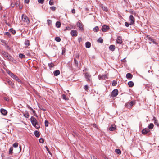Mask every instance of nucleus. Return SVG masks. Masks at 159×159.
<instances>
[{
  "label": "nucleus",
  "instance_id": "393cba45",
  "mask_svg": "<svg viewBox=\"0 0 159 159\" xmlns=\"http://www.w3.org/2000/svg\"><path fill=\"white\" fill-rule=\"evenodd\" d=\"M34 134L35 136L37 138L39 137L40 136L39 132L38 131H35L34 132Z\"/></svg>",
  "mask_w": 159,
  "mask_h": 159
},
{
  "label": "nucleus",
  "instance_id": "49530a36",
  "mask_svg": "<svg viewBox=\"0 0 159 159\" xmlns=\"http://www.w3.org/2000/svg\"><path fill=\"white\" fill-rule=\"evenodd\" d=\"M54 2L53 0H50L49 2V4L50 5H54Z\"/></svg>",
  "mask_w": 159,
  "mask_h": 159
},
{
  "label": "nucleus",
  "instance_id": "c03bdc74",
  "mask_svg": "<svg viewBox=\"0 0 159 159\" xmlns=\"http://www.w3.org/2000/svg\"><path fill=\"white\" fill-rule=\"evenodd\" d=\"M102 8L103 10L105 11H108L107 8L105 6H102Z\"/></svg>",
  "mask_w": 159,
  "mask_h": 159
},
{
  "label": "nucleus",
  "instance_id": "4d7b16f0",
  "mask_svg": "<svg viewBox=\"0 0 159 159\" xmlns=\"http://www.w3.org/2000/svg\"><path fill=\"white\" fill-rule=\"evenodd\" d=\"M71 29V28L70 27H66V29H65L64 30L66 31V30H70Z\"/></svg>",
  "mask_w": 159,
  "mask_h": 159
},
{
  "label": "nucleus",
  "instance_id": "13d9d810",
  "mask_svg": "<svg viewBox=\"0 0 159 159\" xmlns=\"http://www.w3.org/2000/svg\"><path fill=\"white\" fill-rule=\"evenodd\" d=\"M20 5V3L18 1H16L15 3V5H16V7Z\"/></svg>",
  "mask_w": 159,
  "mask_h": 159
},
{
  "label": "nucleus",
  "instance_id": "4c0bfd02",
  "mask_svg": "<svg viewBox=\"0 0 159 159\" xmlns=\"http://www.w3.org/2000/svg\"><path fill=\"white\" fill-rule=\"evenodd\" d=\"M74 61L75 62V66L77 67L78 65V61L76 60L75 58L74 59Z\"/></svg>",
  "mask_w": 159,
  "mask_h": 159
},
{
  "label": "nucleus",
  "instance_id": "338daca9",
  "mask_svg": "<svg viewBox=\"0 0 159 159\" xmlns=\"http://www.w3.org/2000/svg\"><path fill=\"white\" fill-rule=\"evenodd\" d=\"M91 159H97V158L94 156H93L92 157H91Z\"/></svg>",
  "mask_w": 159,
  "mask_h": 159
},
{
  "label": "nucleus",
  "instance_id": "f3484780",
  "mask_svg": "<svg viewBox=\"0 0 159 159\" xmlns=\"http://www.w3.org/2000/svg\"><path fill=\"white\" fill-rule=\"evenodd\" d=\"M132 75L130 73H128L126 75V77L128 79H131L133 78Z\"/></svg>",
  "mask_w": 159,
  "mask_h": 159
},
{
  "label": "nucleus",
  "instance_id": "f704fd0d",
  "mask_svg": "<svg viewBox=\"0 0 159 159\" xmlns=\"http://www.w3.org/2000/svg\"><path fill=\"white\" fill-rule=\"evenodd\" d=\"M97 42H98L102 43H103V40L101 37H100L98 38V39L97 40Z\"/></svg>",
  "mask_w": 159,
  "mask_h": 159
},
{
  "label": "nucleus",
  "instance_id": "1a4fd4ad",
  "mask_svg": "<svg viewBox=\"0 0 159 159\" xmlns=\"http://www.w3.org/2000/svg\"><path fill=\"white\" fill-rule=\"evenodd\" d=\"M116 129V126L115 125H111V126L108 127V129L110 131H114Z\"/></svg>",
  "mask_w": 159,
  "mask_h": 159
},
{
  "label": "nucleus",
  "instance_id": "ea45409f",
  "mask_svg": "<svg viewBox=\"0 0 159 159\" xmlns=\"http://www.w3.org/2000/svg\"><path fill=\"white\" fill-rule=\"evenodd\" d=\"M19 57L21 58H25V56L24 55L22 54H21V53H20L19 54Z\"/></svg>",
  "mask_w": 159,
  "mask_h": 159
},
{
  "label": "nucleus",
  "instance_id": "58836bf2",
  "mask_svg": "<svg viewBox=\"0 0 159 159\" xmlns=\"http://www.w3.org/2000/svg\"><path fill=\"white\" fill-rule=\"evenodd\" d=\"M9 31L11 32H12L13 34H15L16 33V31L15 30H14L12 28H11L9 29Z\"/></svg>",
  "mask_w": 159,
  "mask_h": 159
},
{
  "label": "nucleus",
  "instance_id": "680f3d73",
  "mask_svg": "<svg viewBox=\"0 0 159 159\" xmlns=\"http://www.w3.org/2000/svg\"><path fill=\"white\" fill-rule=\"evenodd\" d=\"M4 99L5 100L7 101H9V99L8 98L4 97Z\"/></svg>",
  "mask_w": 159,
  "mask_h": 159
},
{
  "label": "nucleus",
  "instance_id": "6e6d98bb",
  "mask_svg": "<svg viewBox=\"0 0 159 159\" xmlns=\"http://www.w3.org/2000/svg\"><path fill=\"white\" fill-rule=\"evenodd\" d=\"M38 2L39 3L43 4L44 3V0H38Z\"/></svg>",
  "mask_w": 159,
  "mask_h": 159
},
{
  "label": "nucleus",
  "instance_id": "72a5a7b5",
  "mask_svg": "<svg viewBox=\"0 0 159 159\" xmlns=\"http://www.w3.org/2000/svg\"><path fill=\"white\" fill-rule=\"evenodd\" d=\"M116 152L118 154H120L121 153V151L119 149H117L115 150Z\"/></svg>",
  "mask_w": 159,
  "mask_h": 159
},
{
  "label": "nucleus",
  "instance_id": "2eb2a0df",
  "mask_svg": "<svg viewBox=\"0 0 159 159\" xmlns=\"http://www.w3.org/2000/svg\"><path fill=\"white\" fill-rule=\"evenodd\" d=\"M0 111L2 114L4 115H6L7 113V112L6 110L3 108H1V109Z\"/></svg>",
  "mask_w": 159,
  "mask_h": 159
},
{
  "label": "nucleus",
  "instance_id": "ddd939ff",
  "mask_svg": "<svg viewBox=\"0 0 159 159\" xmlns=\"http://www.w3.org/2000/svg\"><path fill=\"white\" fill-rule=\"evenodd\" d=\"M150 132L149 130L148 129L145 128L143 129L142 131V134H145L147 133H148Z\"/></svg>",
  "mask_w": 159,
  "mask_h": 159
},
{
  "label": "nucleus",
  "instance_id": "c756f323",
  "mask_svg": "<svg viewBox=\"0 0 159 159\" xmlns=\"http://www.w3.org/2000/svg\"><path fill=\"white\" fill-rule=\"evenodd\" d=\"M13 148L12 147H11L9 149V154L10 155H12L13 153Z\"/></svg>",
  "mask_w": 159,
  "mask_h": 159
},
{
  "label": "nucleus",
  "instance_id": "7c9ffc66",
  "mask_svg": "<svg viewBox=\"0 0 159 159\" xmlns=\"http://www.w3.org/2000/svg\"><path fill=\"white\" fill-rule=\"evenodd\" d=\"M62 98L65 100H68L69 99V98H67L65 94H63L62 95Z\"/></svg>",
  "mask_w": 159,
  "mask_h": 159
},
{
  "label": "nucleus",
  "instance_id": "864d4df0",
  "mask_svg": "<svg viewBox=\"0 0 159 159\" xmlns=\"http://www.w3.org/2000/svg\"><path fill=\"white\" fill-rule=\"evenodd\" d=\"M18 143H15L13 144V147L15 148L17 147Z\"/></svg>",
  "mask_w": 159,
  "mask_h": 159
},
{
  "label": "nucleus",
  "instance_id": "052dcab7",
  "mask_svg": "<svg viewBox=\"0 0 159 159\" xmlns=\"http://www.w3.org/2000/svg\"><path fill=\"white\" fill-rule=\"evenodd\" d=\"M65 52V49H62V54H64Z\"/></svg>",
  "mask_w": 159,
  "mask_h": 159
},
{
  "label": "nucleus",
  "instance_id": "bf43d9fd",
  "mask_svg": "<svg viewBox=\"0 0 159 159\" xmlns=\"http://www.w3.org/2000/svg\"><path fill=\"white\" fill-rule=\"evenodd\" d=\"M88 86L87 85H85L84 86V89L85 90H87L88 89Z\"/></svg>",
  "mask_w": 159,
  "mask_h": 159
},
{
  "label": "nucleus",
  "instance_id": "de8ad7c7",
  "mask_svg": "<svg viewBox=\"0 0 159 159\" xmlns=\"http://www.w3.org/2000/svg\"><path fill=\"white\" fill-rule=\"evenodd\" d=\"M45 125L46 127H48V126L49 122L47 120H45L44 122Z\"/></svg>",
  "mask_w": 159,
  "mask_h": 159
},
{
  "label": "nucleus",
  "instance_id": "6ab92c4d",
  "mask_svg": "<svg viewBox=\"0 0 159 159\" xmlns=\"http://www.w3.org/2000/svg\"><path fill=\"white\" fill-rule=\"evenodd\" d=\"M13 78L15 80L17 81L19 83L21 82V80L16 75H14V76L13 77Z\"/></svg>",
  "mask_w": 159,
  "mask_h": 159
},
{
  "label": "nucleus",
  "instance_id": "5701e85b",
  "mask_svg": "<svg viewBox=\"0 0 159 159\" xmlns=\"http://www.w3.org/2000/svg\"><path fill=\"white\" fill-rule=\"evenodd\" d=\"M128 84L129 87H131L133 86L134 84L133 81H130L128 82Z\"/></svg>",
  "mask_w": 159,
  "mask_h": 159
},
{
  "label": "nucleus",
  "instance_id": "4468645a",
  "mask_svg": "<svg viewBox=\"0 0 159 159\" xmlns=\"http://www.w3.org/2000/svg\"><path fill=\"white\" fill-rule=\"evenodd\" d=\"M147 37L149 40L152 42L154 44H157V43L155 42L154 41V40L152 38H151V37H150L149 35H147Z\"/></svg>",
  "mask_w": 159,
  "mask_h": 159
},
{
  "label": "nucleus",
  "instance_id": "b1692460",
  "mask_svg": "<svg viewBox=\"0 0 159 159\" xmlns=\"http://www.w3.org/2000/svg\"><path fill=\"white\" fill-rule=\"evenodd\" d=\"M85 46L87 48H89L91 47V43L89 42H87L85 43Z\"/></svg>",
  "mask_w": 159,
  "mask_h": 159
},
{
  "label": "nucleus",
  "instance_id": "9d476101",
  "mask_svg": "<svg viewBox=\"0 0 159 159\" xmlns=\"http://www.w3.org/2000/svg\"><path fill=\"white\" fill-rule=\"evenodd\" d=\"M116 42L120 44L122 43L123 41L122 40V38L120 36H118L116 39Z\"/></svg>",
  "mask_w": 159,
  "mask_h": 159
},
{
  "label": "nucleus",
  "instance_id": "a19ab883",
  "mask_svg": "<svg viewBox=\"0 0 159 159\" xmlns=\"http://www.w3.org/2000/svg\"><path fill=\"white\" fill-rule=\"evenodd\" d=\"M47 24L48 25H50L52 24V21L49 19L48 20H47Z\"/></svg>",
  "mask_w": 159,
  "mask_h": 159
},
{
  "label": "nucleus",
  "instance_id": "8fccbe9b",
  "mask_svg": "<svg viewBox=\"0 0 159 159\" xmlns=\"http://www.w3.org/2000/svg\"><path fill=\"white\" fill-rule=\"evenodd\" d=\"M39 108L41 110L43 111H46V109H44L42 106H39Z\"/></svg>",
  "mask_w": 159,
  "mask_h": 159
},
{
  "label": "nucleus",
  "instance_id": "7ed1b4c3",
  "mask_svg": "<svg viewBox=\"0 0 159 159\" xmlns=\"http://www.w3.org/2000/svg\"><path fill=\"white\" fill-rule=\"evenodd\" d=\"M1 52L2 54L6 58L10 60H11L12 57L8 53L4 51H2Z\"/></svg>",
  "mask_w": 159,
  "mask_h": 159
},
{
  "label": "nucleus",
  "instance_id": "09e8293b",
  "mask_svg": "<svg viewBox=\"0 0 159 159\" xmlns=\"http://www.w3.org/2000/svg\"><path fill=\"white\" fill-rule=\"evenodd\" d=\"M50 9L53 11H54L56 10V7H55L53 6V7H50Z\"/></svg>",
  "mask_w": 159,
  "mask_h": 159
},
{
  "label": "nucleus",
  "instance_id": "c85d7f7f",
  "mask_svg": "<svg viewBox=\"0 0 159 159\" xmlns=\"http://www.w3.org/2000/svg\"><path fill=\"white\" fill-rule=\"evenodd\" d=\"M106 75H104L103 76H98V78L99 79H104L105 80V78L107 77Z\"/></svg>",
  "mask_w": 159,
  "mask_h": 159
},
{
  "label": "nucleus",
  "instance_id": "69168bd1",
  "mask_svg": "<svg viewBox=\"0 0 159 159\" xmlns=\"http://www.w3.org/2000/svg\"><path fill=\"white\" fill-rule=\"evenodd\" d=\"M44 140H39V142L41 143H43L44 142Z\"/></svg>",
  "mask_w": 159,
  "mask_h": 159
},
{
  "label": "nucleus",
  "instance_id": "412c9836",
  "mask_svg": "<svg viewBox=\"0 0 159 159\" xmlns=\"http://www.w3.org/2000/svg\"><path fill=\"white\" fill-rule=\"evenodd\" d=\"M60 73V71L59 70H57L54 71L53 74L55 76H57Z\"/></svg>",
  "mask_w": 159,
  "mask_h": 159
},
{
  "label": "nucleus",
  "instance_id": "c9c22d12",
  "mask_svg": "<svg viewBox=\"0 0 159 159\" xmlns=\"http://www.w3.org/2000/svg\"><path fill=\"white\" fill-rule=\"evenodd\" d=\"M125 107L129 109L131 108L129 103H126L125 104Z\"/></svg>",
  "mask_w": 159,
  "mask_h": 159
},
{
  "label": "nucleus",
  "instance_id": "a211bd4d",
  "mask_svg": "<svg viewBox=\"0 0 159 159\" xmlns=\"http://www.w3.org/2000/svg\"><path fill=\"white\" fill-rule=\"evenodd\" d=\"M153 120H154V124L156 125L157 126H159V124L157 120L156 119L155 117L154 116Z\"/></svg>",
  "mask_w": 159,
  "mask_h": 159
},
{
  "label": "nucleus",
  "instance_id": "f03ea898",
  "mask_svg": "<svg viewBox=\"0 0 159 159\" xmlns=\"http://www.w3.org/2000/svg\"><path fill=\"white\" fill-rule=\"evenodd\" d=\"M84 74V76L86 79V80L89 83H92L91 75L89 73L86 72Z\"/></svg>",
  "mask_w": 159,
  "mask_h": 159
},
{
  "label": "nucleus",
  "instance_id": "39448f33",
  "mask_svg": "<svg viewBox=\"0 0 159 159\" xmlns=\"http://www.w3.org/2000/svg\"><path fill=\"white\" fill-rule=\"evenodd\" d=\"M118 94V89H115L113 90L111 93V96L112 97H115L117 96Z\"/></svg>",
  "mask_w": 159,
  "mask_h": 159
},
{
  "label": "nucleus",
  "instance_id": "f257e3e1",
  "mask_svg": "<svg viewBox=\"0 0 159 159\" xmlns=\"http://www.w3.org/2000/svg\"><path fill=\"white\" fill-rule=\"evenodd\" d=\"M30 120L33 126L37 129H39L40 128V125L39 124L36 119L34 117L31 116Z\"/></svg>",
  "mask_w": 159,
  "mask_h": 159
},
{
  "label": "nucleus",
  "instance_id": "603ef678",
  "mask_svg": "<svg viewBox=\"0 0 159 159\" xmlns=\"http://www.w3.org/2000/svg\"><path fill=\"white\" fill-rule=\"evenodd\" d=\"M46 148V150H47L48 151V152L50 154V155H52V154L51 153V152H50V151H49V148H48V147L47 146H46L45 147Z\"/></svg>",
  "mask_w": 159,
  "mask_h": 159
},
{
  "label": "nucleus",
  "instance_id": "79ce46f5",
  "mask_svg": "<svg viewBox=\"0 0 159 159\" xmlns=\"http://www.w3.org/2000/svg\"><path fill=\"white\" fill-rule=\"evenodd\" d=\"M48 66L50 67H53L54 66V65L53 63H52V62H51V63H49L48 64Z\"/></svg>",
  "mask_w": 159,
  "mask_h": 159
},
{
  "label": "nucleus",
  "instance_id": "6e6552de",
  "mask_svg": "<svg viewBox=\"0 0 159 159\" xmlns=\"http://www.w3.org/2000/svg\"><path fill=\"white\" fill-rule=\"evenodd\" d=\"M110 28L109 26L106 25H103L102 28V30L103 32H106Z\"/></svg>",
  "mask_w": 159,
  "mask_h": 159
},
{
  "label": "nucleus",
  "instance_id": "774afa93",
  "mask_svg": "<svg viewBox=\"0 0 159 159\" xmlns=\"http://www.w3.org/2000/svg\"><path fill=\"white\" fill-rule=\"evenodd\" d=\"M19 8L20 9H22V8H23V6H21L20 5H19Z\"/></svg>",
  "mask_w": 159,
  "mask_h": 159
},
{
  "label": "nucleus",
  "instance_id": "bb28decb",
  "mask_svg": "<svg viewBox=\"0 0 159 159\" xmlns=\"http://www.w3.org/2000/svg\"><path fill=\"white\" fill-rule=\"evenodd\" d=\"M154 127V125L153 123H151L149 124L148 126L149 129H152Z\"/></svg>",
  "mask_w": 159,
  "mask_h": 159
},
{
  "label": "nucleus",
  "instance_id": "aec40b11",
  "mask_svg": "<svg viewBox=\"0 0 159 159\" xmlns=\"http://www.w3.org/2000/svg\"><path fill=\"white\" fill-rule=\"evenodd\" d=\"M7 72L9 75L12 78H13V77L14 76V75H15L13 73H12L11 71H10V70L7 71Z\"/></svg>",
  "mask_w": 159,
  "mask_h": 159
},
{
  "label": "nucleus",
  "instance_id": "5fc2aeb1",
  "mask_svg": "<svg viewBox=\"0 0 159 159\" xmlns=\"http://www.w3.org/2000/svg\"><path fill=\"white\" fill-rule=\"evenodd\" d=\"M33 113V115L36 116V117H38V116H37V114L36 113L35 111L34 110H33L32 111Z\"/></svg>",
  "mask_w": 159,
  "mask_h": 159
},
{
  "label": "nucleus",
  "instance_id": "e433bc0d",
  "mask_svg": "<svg viewBox=\"0 0 159 159\" xmlns=\"http://www.w3.org/2000/svg\"><path fill=\"white\" fill-rule=\"evenodd\" d=\"M99 30V28L98 26H96L93 29V31L95 32H97Z\"/></svg>",
  "mask_w": 159,
  "mask_h": 159
},
{
  "label": "nucleus",
  "instance_id": "cd10ccee",
  "mask_svg": "<svg viewBox=\"0 0 159 159\" xmlns=\"http://www.w3.org/2000/svg\"><path fill=\"white\" fill-rule=\"evenodd\" d=\"M56 25L57 28H60L61 25L60 22L59 21H57L56 23Z\"/></svg>",
  "mask_w": 159,
  "mask_h": 159
},
{
  "label": "nucleus",
  "instance_id": "3c124183",
  "mask_svg": "<svg viewBox=\"0 0 159 159\" xmlns=\"http://www.w3.org/2000/svg\"><path fill=\"white\" fill-rule=\"evenodd\" d=\"M125 25L126 27H129V25H130V23H129L127 22H125Z\"/></svg>",
  "mask_w": 159,
  "mask_h": 159
},
{
  "label": "nucleus",
  "instance_id": "423d86ee",
  "mask_svg": "<svg viewBox=\"0 0 159 159\" xmlns=\"http://www.w3.org/2000/svg\"><path fill=\"white\" fill-rule=\"evenodd\" d=\"M22 18L24 22L28 24L30 22V20L28 17L25 15L23 14L22 16Z\"/></svg>",
  "mask_w": 159,
  "mask_h": 159
},
{
  "label": "nucleus",
  "instance_id": "4be33fe9",
  "mask_svg": "<svg viewBox=\"0 0 159 159\" xmlns=\"http://www.w3.org/2000/svg\"><path fill=\"white\" fill-rule=\"evenodd\" d=\"M25 112V113L23 114V115L25 118H28L29 117V114L28 112L27 111H26Z\"/></svg>",
  "mask_w": 159,
  "mask_h": 159
},
{
  "label": "nucleus",
  "instance_id": "20e7f679",
  "mask_svg": "<svg viewBox=\"0 0 159 159\" xmlns=\"http://www.w3.org/2000/svg\"><path fill=\"white\" fill-rule=\"evenodd\" d=\"M77 26L79 28V30L82 31L84 30L83 25L80 21H78L76 24Z\"/></svg>",
  "mask_w": 159,
  "mask_h": 159
},
{
  "label": "nucleus",
  "instance_id": "a878e982",
  "mask_svg": "<svg viewBox=\"0 0 159 159\" xmlns=\"http://www.w3.org/2000/svg\"><path fill=\"white\" fill-rule=\"evenodd\" d=\"M25 44L27 47H28L30 45L29 41L28 39L25 40Z\"/></svg>",
  "mask_w": 159,
  "mask_h": 159
},
{
  "label": "nucleus",
  "instance_id": "473e14b6",
  "mask_svg": "<svg viewBox=\"0 0 159 159\" xmlns=\"http://www.w3.org/2000/svg\"><path fill=\"white\" fill-rule=\"evenodd\" d=\"M129 103V105L131 108L135 104V102L134 101H132Z\"/></svg>",
  "mask_w": 159,
  "mask_h": 159
},
{
  "label": "nucleus",
  "instance_id": "37998d69",
  "mask_svg": "<svg viewBox=\"0 0 159 159\" xmlns=\"http://www.w3.org/2000/svg\"><path fill=\"white\" fill-rule=\"evenodd\" d=\"M112 85L113 86H116L117 84V81L115 80H114L112 82Z\"/></svg>",
  "mask_w": 159,
  "mask_h": 159
},
{
  "label": "nucleus",
  "instance_id": "a18cd8bd",
  "mask_svg": "<svg viewBox=\"0 0 159 159\" xmlns=\"http://www.w3.org/2000/svg\"><path fill=\"white\" fill-rule=\"evenodd\" d=\"M4 34L5 35L7 36H8V37H10L11 36V34L9 33V32H5Z\"/></svg>",
  "mask_w": 159,
  "mask_h": 159
},
{
  "label": "nucleus",
  "instance_id": "f8f14e48",
  "mask_svg": "<svg viewBox=\"0 0 159 159\" xmlns=\"http://www.w3.org/2000/svg\"><path fill=\"white\" fill-rule=\"evenodd\" d=\"M70 34H71V35L72 36H75L76 37L77 35V32L75 30H71Z\"/></svg>",
  "mask_w": 159,
  "mask_h": 159
},
{
  "label": "nucleus",
  "instance_id": "2f4dec72",
  "mask_svg": "<svg viewBox=\"0 0 159 159\" xmlns=\"http://www.w3.org/2000/svg\"><path fill=\"white\" fill-rule=\"evenodd\" d=\"M55 40L56 41L58 42H60L61 41V38L58 37H56L55 38Z\"/></svg>",
  "mask_w": 159,
  "mask_h": 159
},
{
  "label": "nucleus",
  "instance_id": "0eeeda50",
  "mask_svg": "<svg viewBox=\"0 0 159 159\" xmlns=\"http://www.w3.org/2000/svg\"><path fill=\"white\" fill-rule=\"evenodd\" d=\"M130 20V25H133L134 24V18L132 15H130L129 18Z\"/></svg>",
  "mask_w": 159,
  "mask_h": 159
},
{
  "label": "nucleus",
  "instance_id": "e2e57ef3",
  "mask_svg": "<svg viewBox=\"0 0 159 159\" xmlns=\"http://www.w3.org/2000/svg\"><path fill=\"white\" fill-rule=\"evenodd\" d=\"M29 0H25L24 1L25 3L27 4H28L29 3Z\"/></svg>",
  "mask_w": 159,
  "mask_h": 159
},
{
  "label": "nucleus",
  "instance_id": "dca6fc26",
  "mask_svg": "<svg viewBox=\"0 0 159 159\" xmlns=\"http://www.w3.org/2000/svg\"><path fill=\"white\" fill-rule=\"evenodd\" d=\"M116 48V47L114 45H110L109 47V49L111 51H114Z\"/></svg>",
  "mask_w": 159,
  "mask_h": 159
},
{
  "label": "nucleus",
  "instance_id": "9b49d317",
  "mask_svg": "<svg viewBox=\"0 0 159 159\" xmlns=\"http://www.w3.org/2000/svg\"><path fill=\"white\" fill-rule=\"evenodd\" d=\"M6 81V82H5V84H8L10 85L12 87H13L14 86V84L9 79L7 80Z\"/></svg>",
  "mask_w": 159,
  "mask_h": 159
},
{
  "label": "nucleus",
  "instance_id": "0e129e2a",
  "mask_svg": "<svg viewBox=\"0 0 159 159\" xmlns=\"http://www.w3.org/2000/svg\"><path fill=\"white\" fill-rule=\"evenodd\" d=\"M72 13L73 14H75V10L74 9H73L71 10Z\"/></svg>",
  "mask_w": 159,
  "mask_h": 159
}]
</instances>
